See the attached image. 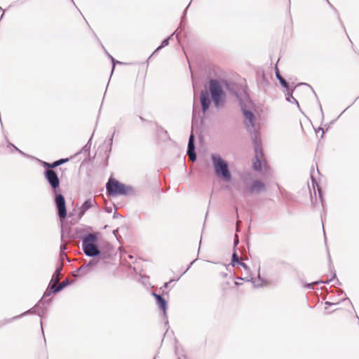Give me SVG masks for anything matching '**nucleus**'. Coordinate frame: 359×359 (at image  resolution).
Listing matches in <instances>:
<instances>
[{"instance_id":"f257e3e1","label":"nucleus","mask_w":359,"mask_h":359,"mask_svg":"<svg viewBox=\"0 0 359 359\" xmlns=\"http://www.w3.org/2000/svg\"><path fill=\"white\" fill-rule=\"evenodd\" d=\"M194 91L201 85L203 89L201 91V107L195 105V95L192 109V128L199 131L203 130L205 121L209 116V111L212 104L213 107L219 111L224 109L227 103V95L223 86L222 78L218 74L214 67L210 65H200L196 72H193L190 61L186 56Z\"/></svg>"},{"instance_id":"f03ea898","label":"nucleus","mask_w":359,"mask_h":359,"mask_svg":"<svg viewBox=\"0 0 359 359\" xmlns=\"http://www.w3.org/2000/svg\"><path fill=\"white\" fill-rule=\"evenodd\" d=\"M210 159L215 174L223 181L234 187L243 196L265 192L267 190L266 185L260 180H254L250 186L240 189L239 182L233 178L228 162L217 153H212Z\"/></svg>"},{"instance_id":"7ed1b4c3","label":"nucleus","mask_w":359,"mask_h":359,"mask_svg":"<svg viewBox=\"0 0 359 359\" xmlns=\"http://www.w3.org/2000/svg\"><path fill=\"white\" fill-rule=\"evenodd\" d=\"M99 235L98 232L92 234L81 244L84 255L90 258V261H93L97 264L107 263V260L111 259L116 255L114 248L109 242L103 241L101 244L97 243V237Z\"/></svg>"},{"instance_id":"20e7f679","label":"nucleus","mask_w":359,"mask_h":359,"mask_svg":"<svg viewBox=\"0 0 359 359\" xmlns=\"http://www.w3.org/2000/svg\"><path fill=\"white\" fill-rule=\"evenodd\" d=\"M45 180L49 185L53 197L56 215L59 218H65L67 215V203L60 188V180L55 170H46L43 172Z\"/></svg>"},{"instance_id":"39448f33","label":"nucleus","mask_w":359,"mask_h":359,"mask_svg":"<svg viewBox=\"0 0 359 359\" xmlns=\"http://www.w3.org/2000/svg\"><path fill=\"white\" fill-rule=\"evenodd\" d=\"M55 285L48 283V285L44 291L42 297L36 302V304L31 309L25 311L20 315L13 316L12 319H18L27 314H36L42 319L43 315L47 312L48 308L53 302V299H43L52 296L53 294L58 293L55 291ZM41 333L44 339L45 344L46 343L45 334L43 329L42 320H40Z\"/></svg>"},{"instance_id":"423d86ee","label":"nucleus","mask_w":359,"mask_h":359,"mask_svg":"<svg viewBox=\"0 0 359 359\" xmlns=\"http://www.w3.org/2000/svg\"><path fill=\"white\" fill-rule=\"evenodd\" d=\"M105 189L107 196L111 198L139 195V191L133 186L123 183L113 176L109 178L105 184Z\"/></svg>"},{"instance_id":"0eeeda50","label":"nucleus","mask_w":359,"mask_h":359,"mask_svg":"<svg viewBox=\"0 0 359 359\" xmlns=\"http://www.w3.org/2000/svg\"><path fill=\"white\" fill-rule=\"evenodd\" d=\"M223 86L226 94L234 97L238 104L244 101H251V98L248 93V88L246 85L243 86L231 79L222 78Z\"/></svg>"},{"instance_id":"6e6552de","label":"nucleus","mask_w":359,"mask_h":359,"mask_svg":"<svg viewBox=\"0 0 359 359\" xmlns=\"http://www.w3.org/2000/svg\"><path fill=\"white\" fill-rule=\"evenodd\" d=\"M251 101H244L238 104L243 116V124L245 129L249 135L257 134L259 130L256 129L255 123L254 109L248 106L252 103Z\"/></svg>"},{"instance_id":"1a4fd4ad","label":"nucleus","mask_w":359,"mask_h":359,"mask_svg":"<svg viewBox=\"0 0 359 359\" xmlns=\"http://www.w3.org/2000/svg\"><path fill=\"white\" fill-rule=\"evenodd\" d=\"M151 294L155 298L156 304L158 306V309L159 310V312L162 314L163 318L164 319V325L166 327V331L163 334L161 343L163 341V339L166 334V333L168 332L169 330V322H168V317L167 311L168 309V301L161 294H157L155 292H151Z\"/></svg>"},{"instance_id":"9d476101","label":"nucleus","mask_w":359,"mask_h":359,"mask_svg":"<svg viewBox=\"0 0 359 359\" xmlns=\"http://www.w3.org/2000/svg\"><path fill=\"white\" fill-rule=\"evenodd\" d=\"M313 172H314V168H313V167H312L311 169L310 177H311V184H312L313 189V196L312 194L311 191H310L311 203V205H315L317 203V196H316V189H315V187H316L318 188V197H319L320 202L322 205L323 208H324V205L325 203V199L323 196V191L319 189V183L318 182L316 177L313 176ZM309 190H311V189H309Z\"/></svg>"},{"instance_id":"9b49d317","label":"nucleus","mask_w":359,"mask_h":359,"mask_svg":"<svg viewBox=\"0 0 359 359\" xmlns=\"http://www.w3.org/2000/svg\"><path fill=\"white\" fill-rule=\"evenodd\" d=\"M204 128L205 126L203 127V129L201 131H199L196 128H191V132L189 135L187 144V154L193 162H195L197 160V154L196 152V141L194 135L193 134V131L195 130L196 134L202 133L204 130Z\"/></svg>"},{"instance_id":"f8f14e48","label":"nucleus","mask_w":359,"mask_h":359,"mask_svg":"<svg viewBox=\"0 0 359 359\" xmlns=\"http://www.w3.org/2000/svg\"><path fill=\"white\" fill-rule=\"evenodd\" d=\"M97 266L98 264L94 263L93 261L88 260V262L74 271L72 273L73 276L77 279L81 278L94 271Z\"/></svg>"},{"instance_id":"ddd939ff","label":"nucleus","mask_w":359,"mask_h":359,"mask_svg":"<svg viewBox=\"0 0 359 359\" xmlns=\"http://www.w3.org/2000/svg\"><path fill=\"white\" fill-rule=\"evenodd\" d=\"M116 132V129L114 127L112 134L110 136L107 137V138L104 141V142H107V147H106V149L104 151V158L102 159V161L100 163V164L102 165L103 168H105L108 166L109 158V156H110V154L111 152L114 137Z\"/></svg>"},{"instance_id":"4468645a","label":"nucleus","mask_w":359,"mask_h":359,"mask_svg":"<svg viewBox=\"0 0 359 359\" xmlns=\"http://www.w3.org/2000/svg\"><path fill=\"white\" fill-rule=\"evenodd\" d=\"M252 142L253 151L255 156L254 157L259 158L264 156V152L261 148L262 139L260 137V132L257 134L249 135Z\"/></svg>"},{"instance_id":"2eb2a0df","label":"nucleus","mask_w":359,"mask_h":359,"mask_svg":"<svg viewBox=\"0 0 359 359\" xmlns=\"http://www.w3.org/2000/svg\"><path fill=\"white\" fill-rule=\"evenodd\" d=\"M252 163V168L255 172L262 175H266L269 172V168L264 160H261L257 157H253Z\"/></svg>"},{"instance_id":"dca6fc26","label":"nucleus","mask_w":359,"mask_h":359,"mask_svg":"<svg viewBox=\"0 0 359 359\" xmlns=\"http://www.w3.org/2000/svg\"><path fill=\"white\" fill-rule=\"evenodd\" d=\"M96 232H88L84 229L80 227H76L72 235L69 236L72 238L79 239L83 244V241L88 239L92 234H95Z\"/></svg>"},{"instance_id":"f3484780","label":"nucleus","mask_w":359,"mask_h":359,"mask_svg":"<svg viewBox=\"0 0 359 359\" xmlns=\"http://www.w3.org/2000/svg\"><path fill=\"white\" fill-rule=\"evenodd\" d=\"M77 216V212H75V210H73L72 212H68L65 218H60V233H61V239L62 240L65 236V229L64 225L67 222V217L71 218L73 222L70 223V226L74 224L79 219H76Z\"/></svg>"},{"instance_id":"a211bd4d","label":"nucleus","mask_w":359,"mask_h":359,"mask_svg":"<svg viewBox=\"0 0 359 359\" xmlns=\"http://www.w3.org/2000/svg\"><path fill=\"white\" fill-rule=\"evenodd\" d=\"M93 207V200L91 198H86L82 203L81 207L78 209L77 216L76 219H80L84 214Z\"/></svg>"},{"instance_id":"6ab92c4d","label":"nucleus","mask_w":359,"mask_h":359,"mask_svg":"<svg viewBox=\"0 0 359 359\" xmlns=\"http://www.w3.org/2000/svg\"><path fill=\"white\" fill-rule=\"evenodd\" d=\"M90 148L91 147H89V145L86 144L84 146L82 147V148L79 151H77L74 156H72L71 158H75L80 154H86V156L84 158L83 163H88L92 161L93 159L95 158V155L93 158L90 157Z\"/></svg>"},{"instance_id":"aec40b11","label":"nucleus","mask_w":359,"mask_h":359,"mask_svg":"<svg viewBox=\"0 0 359 359\" xmlns=\"http://www.w3.org/2000/svg\"><path fill=\"white\" fill-rule=\"evenodd\" d=\"M294 90L295 88L293 86L289 87V88L286 89V93H285V100L290 103L295 104L299 110L302 112L299 102L293 97Z\"/></svg>"},{"instance_id":"412c9836","label":"nucleus","mask_w":359,"mask_h":359,"mask_svg":"<svg viewBox=\"0 0 359 359\" xmlns=\"http://www.w3.org/2000/svg\"><path fill=\"white\" fill-rule=\"evenodd\" d=\"M359 97H356V99L348 106L347 107L339 116L337 118H336L335 119H333L332 121H331L330 123H327L325 125V129L324 130L323 128H322L320 126L318 128L317 130H316V133H317V131H320L321 130L322 131V135H321V137L320 138H323V135L325 134V132H327L329 128H330V126L334 124L335 123V121L339 118V117L346 110L348 109L351 106H352L354 102L357 100V99H358Z\"/></svg>"},{"instance_id":"4be33fe9","label":"nucleus","mask_w":359,"mask_h":359,"mask_svg":"<svg viewBox=\"0 0 359 359\" xmlns=\"http://www.w3.org/2000/svg\"><path fill=\"white\" fill-rule=\"evenodd\" d=\"M275 75L280 85L285 88V90L289 88V87H292V86L290 85L289 83L281 76L279 69L277 66L275 67Z\"/></svg>"},{"instance_id":"5701e85b","label":"nucleus","mask_w":359,"mask_h":359,"mask_svg":"<svg viewBox=\"0 0 359 359\" xmlns=\"http://www.w3.org/2000/svg\"><path fill=\"white\" fill-rule=\"evenodd\" d=\"M62 271V265H57L56 268L55 269V271L53 272L51 279L49 282L50 284L52 285H57V283L59 282V276Z\"/></svg>"},{"instance_id":"b1692460","label":"nucleus","mask_w":359,"mask_h":359,"mask_svg":"<svg viewBox=\"0 0 359 359\" xmlns=\"http://www.w3.org/2000/svg\"><path fill=\"white\" fill-rule=\"evenodd\" d=\"M241 262V261H240V259H239V256H238L237 252H236L234 250L231 255V262L228 264H223V265L225 266L226 269L227 271H229V267L230 265H231L233 267H234L236 265L239 266Z\"/></svg>"},{"instance_id":"393cba45","label":"nucleus","mask_w":359,"mask_h":359,"mask_svg":"<svg viewBox=\"0 0 359 359\" xmlns=\"http://www.w3.org/2000/svg\"><path fill=\"white\" fill-rule=\"evenodd\" d=\"M155 124L156 126V133L163 139V140H170V137L168 135V131L161 126L158 125L157 123H155Z\"/></svg>"},{"instance_id":"a878e982","label":"nucleus","mask_w":359,"mask_h":359,"mask_svg":"<svg viewBox=\"0 0 359 359\" xmlns=\"http://www.w3.org/2000/svg\"><path fill=\"white\" fill-rule=\"evenodd\" d=\"M192 0H191L187 5V6L184 8L182 15L181 16V21L179 25V29H180L182 31L185 30L186 26H187V13L188 11V9L191 4Z\"/></svg>"},{"instance_id":"bb28decb","label":"nucleus","mask_w":359,"mask_h":359,"mask_svg":"<svg viewBox=\"0 0 359 359\" xmlns=\"http://www.w3.org/2000/svg\"><path fill=\"white\" fill-rule=\"evenodd\" d=\"M74 283H75L74 280L69 281L68 279H65L64 281L61 282L58 285H55V291H57V292H60L63 290H65L67 287L74 285Z\"/></svg>"},{"instance_id":"cd10ccee","label":"nucleus","mask_w":359,"mask_h":359,"mask_svg":"<svg viewBox=\"0 0 359 359\" xmlns=\"http://www.w3.org/2000/svg\"><path fill=\"white\" fill-rule=\"evenodd\" d=\"M101 46H102V47L104 49H105V48H104V46H103L102 43H101ZM104 51H105V53L107 54V57L110 59L111 62V65H112V67H111V75H112V74H113V72H114V69H115V67H116V65L117 64L122 65V64H123V63L122 62H120V61H118V60H116V59H115V58H114L111 55H110V54L107 52V50H104Z\"/></svg>"},{"instance_id":"c85d7f7f","label":"nucleus","mask_w":359,"mask_h":359,"mask_svg":"<svg viewBox=\"0 0 359 359\" xmlns=\"http://www.w3.org/2000/svg\"><path fill=\"white\" fill-rule=\"evenodd\" d=\"M327 254H328V260H329V269L332 273V277L330 279L331 280V281H333L334 280H337L338 278L337 276L336 271L332 264V259H331V256H330L329 250L327 251Z\"/></svg>"},{"instance_id":"c756f323","label":"nucleus","mask_w":359,"mask_h":359,"mask_svg":"<svg viewBox=\"0 0 359 359\" xmlns=\"http://www.w3.org/2000/svg\"><path fill=\"white\" fill-rule=\"evenodd\" d=\"M238 279L243 280L245 282H250L253 285V287L255 288L262 287V284H258L257 280L253 277H252L251 276H247V277H245V278L239 277V278H238Z\"/></svg>"},{"instance_id":"7c9ffc66","label":"nucleus","mask_w":359,"mask_h":359,"mask_svg":"<svg viewBox=\"0 0 359 359\" xmlns=\"http://www.w3.org/2000/svg\"><path fill=\"white\" fill-rule=\"evenodd\" d=\"M71 159H72L71 158H59V159L52 162L51 163V166H52L53 169H54V168H55L57 167H59V166L63 165L64 163H67Z\"/></svg>"},{"instance_id":"2f4dec72","label":"nucleus","mask_w":359,"mask_h":359,"mask_svg":"<svg viewBox=\"0 0 359 359\" xmlns=\"http://www.w3.org/2000/svg\"><path fill=\"white\" fill-rule=\"evenodd\" d=\"M326 1H327V4L329 5V6H330V7L333 11H334V13H336V14H337V20H338L339 22L340 23L341 26L342 27V28H343L344 31L345 32L346 34V35H348V34H347V33H346V31L345 27H344V24H343V22H342V21H341V20L340 17H339V14L338 11L337 10V8H336L333 5H332V4L329 1V0H326ZM347 36L348 37V36Z\"/></svg>"},{"instance_id":"473e14b6","label":"nucleus","mask_w":359,"mask_h":359,"mask_svg":"<svg viewBox=\"0 0 359 359\" xmlns=\"http://www.w3.org/2000/svg\"><path fill=\"white\" fill-rule=\"evenodd\" d=\"M186 32L185 30L184 31H182L180 29H179V27L175 29L170 35L168 36L167 37H165L168 41H170L173 39V36H175L177 38H178L179 36H182L183 34H185Z\"/></svg>"},{"instance_id":"72a5a7b5","label":"nucleus","mask_w":359,"mask_h":359,"mask_svg":"<svg viewBox=\"0 0 359 359\" xmlns=\"http://www.w3.org/2000/svg\"><path fill=\"white\" fill-rule=\"evenodd\" d=\"M299 86H306L309 87L312 90L313 93L315 95V97H316V102L318 104V106H319L320 112L322 114V116H323V111L322 105L320 104V100L318 99V97L317 94L316 93V92L313 89V88L309 84H308L306 83H299Z\"/></svg>"},{"instance_id":"f704fd0d","label":"nucleus","mask_w":359,"mask_h":359,"mask_svg":"<svg viewBox=\"0 0 359 359\" xmlns=\"http://www.w3.org/2000/svg\"><path fill=\"white\" fill-rule=\"evenodd\" d=\"M40 165L43 168V171L53 170L51 163H48L42 160H39Z\"/></svg>"},{"instance_id":"c9c22d12","label":"nucleus","mask_w":359,"mask_h":359,"mask_svg":"<svg viewBox=\"0 0 359 359\" xmlns=\"http://www.w3.org/2000/svg\"><path fill=\"white\" fill-rule=\"evenodd\" d=\"M257 282L258 283V284H262V287L267 286L269 284V281L264 278H262L259 273L257 275Z\"/></svg>"},{"instance_id":"e433bc0d","label":"nucleus","mask_w":359,"mask_h":359,"mask_svg":"<svg viewBox=\"0 0 359 359\" xmlns=\"http://www.w3.org/2000/svg\"><path fill=\"white\" fill-rule=\"evenodd\" d=\"M6 141L7 142V147L11 149V152L20 151V149L17 147L14 144L11 143L7 137H6Z\"/></svg>"},{"instance_id":"4c0bfd02","label":"nucleus","mask_w":359,"mask_h":359,"mask_svg":"<svg viewBox=\"0 0 359 359\" xmlns=\"http://www.w3.org/2000/svg\"><path fill=\"white\" fill-rule=\"evenodd\" d=\"M180 279V277H178L177 278H171L168 282H165L164 283L163 287L161 288H163V289H167L170 284L172 282H175V281H178Z\"/></svg>"},{"instance_id":"58836bf2","label":"nucleus","mask_w":359,"mask_h":359,"mask_svg":"<svg viewBox=\"0 0 359 359\" xmlns=\"http://www.w3.org/2000/svg\"><path fill=\"white\" fill-rule=\"evenodd\" d=\"M170 43V41H168L166 38L162 40L160 45L158 46V49H163V48L168 46Z\"/></svg>"},{"instance_id":"ea45409f","label":"nucleus","mask_w":359,"mask_h":359,"mask_svg":"<svg viewBox=\"0 0 359 359\" xmlns=\"http://www.w3.org/2000/svg\"><path fill=\"white\" fill-rule=\"evenodd\" d=\"M66 249L67 248H66L65 245H64V244H61L60 245V256L62 259H63V257H66V255L64 253V251H65Z\"/></svg>"},{"instance_id":"a19ab883","label":"nucleus","mask_w":359,"mask_h":359,"mask_svg":"<svg viewBox=\"0 0 359 359\" xmlns=\"http://www.w3.org/2000/svg\"><path fill=\"white\" fill-rule=\"evenodd\" d=\"M239 266H241L245 271H248L250 274L252 273L250 267L246 263L241 262Z\"/></svg>"},{"instance_id":"79ce46f5","label":"nucleus","mask_w":359,"mask_h":359,"mask_svg":"<svg viewBox=\"0 0 359 359\" xmlns=\"http://www.w3.org/2000/svg\"><path fill=\"white\" fill-rule=\"evenodd\" d=\"M198 259V258L194 259L193 261H191L187 266V269H185V271L179 276V277H182L184 274H185L191 267V266L195 263V262Z\"/></svg>"},{"instance_id":"37998d69","label":"nucleus","mask_w":359,"mask_h":359,"mask_svg":"<svg viewBox=\"0 0 359 359\" xmlns=\"http://www.w3.org/2000/svg\"><path fill=\"white\" fill-rule=\"evenodd\" d=\"M314 285L315 284H314L313 282H312V283H306V282H304L303 283V287L304 288H306V289L313 290L314 289V287H313Z\"/></svg>"},{"instance_id":"c03bdc74","label":"nucleus","mask_w":359,"mask_h":359,"mask_svg":"<svg viewBox=\"0 0 359 359\" xmlns=\"http://www.w3.org/2000/svg\"><path fill=\"white\" fill-rule=\"evenodd\" d=\"M239 244V240L238 238L236 236L233 239V251L235 250L236 252L238 249V245Z\"/></svg>"},{"instance_id":"a18cd8bd","label":"nucleus","mask_w":359,"mask_h":359,"mask_svg":"<svg viewBox=\"0 0 359 359\" xmlns=\"http://www.w3.org/2000/svg\"><path fill=\"white\" fill-rule=\"evenodd\" d=\"M161 49H158V46L153 51V53L149 56V57L147 58V63L149 62V60H150V58L154 55H155L157 52H158L159 50H161Z\"/></svg>"},{"instance_id":"49530a36","label":"nucleus","mask_w":359,"mask_h":359,"mask_svg":"<svg viewBox=\"0 0 359 359\" xmlns=\"http://www.w3.org/2000/svg\"><path fill=\"white\" fill-rule=\"evenodd\" d=\"M12 318H8V319H5L4 321H0V327H1L6 323H8L11 322L13 320Z\"/></svg>"},{"instance_id":"de8ad7c7","label":"nucleus","mask_w":359,"mask_h":359,"mask_svg":"<svg viewBox=\"0 0 359 359\" xmlns=\"http://www.w3.org/2000/svg\"><path fill=\"white\" fill-rule=\"evenodd\" d=\"M18 153H19L21 156L25 157V158H31L32 156L26 153H25L23 151H22L21 149H20V151H17Z\"/></svg>"},{"instance_id":"09e8293b","label":"nucleus","mask_w":359,"mask_h":359,"mask_svg":"<svg viewBox=\"0 0 359 359\" xmlns=\"http://www.w3.org/2000/svg\"><path fill=\"white\" fill-rule=\"evenodd\" d=\"M338 304V303H332V302H331L327 301V302H325V309H327L328 306H332V305H336V304Z\"/></svg>"},{"instance_id":"8fccbe9b","label":"nucleus","mask_w":359,"mask_h":359,"mask_svg":"<svg viewBox=\"0 0 359 359\" xmlns=\"http://www.w3.org/2000/svg\"><path fill=\"white\" fill-rule=\"evenodd\" d=\"M175 353L178 355L179 353H178V346H177V343H178V340L177 339V338H175Z\"/></svg>"},{"instance_id":"3c124183","label":"nucleus","mask_w":359,"mask_h":359,"mask_svg":"<svg viewBox=\"0 0 359 359\" xmlns=\"http://www.w3.org/2000/svg\"><path fill=\"white\" fill-rule=\"evenodd\" d=\"M262 83H266V84H269V82L267 80V79L266 78L264 72H262Z\"/></svg>"},{"instance_id":"603ef678","label":"nucleus","mask_w":359,"mask_h":359,"mask_svg":"<svg viewBox=\"0 0 359 359\" xmlns=\"http://www.w3.org/2000/svg\"><path fill=\"white\" fill-rule=\"evenodd\" d=\"M113 219H116L118 217H122V215L118 213L116 211H114L112 216Z\"/></svg>"},{"instance_id":"864d4df0","label":"nucleus","mask_w":359,"mask_h":359,"mask_svg":"<svg viewBox=\"0 0 359 359\" xmlns=\"http://www.w3.org/2000/svg\"><path fill=\"white\" fill-rule=\"evenodd\" d=\"M93 134H94V132L92 133L90 137L89 138V140H88V142L86 143L90 147H91V144H92V140H93Z\"/></svg>"},{"instance_id":"5fc2aeb1","label":"nucleus","mask_w":359,"mask_h":359,"mask_svg":"<svg viewBox=\"0 0 359 359\" xmlns=\"http://www.w3.org/2000/svg\"><path fill=\"white\" fill-rule=\"evenodd\" d=\"M105 212L107 213H111L112 212V208L111 207H106L104 209Z\"/></svg>"},{"instance_id":"6e6d98bb","label":"nucleus","mask_w":359,"mask_h":359,"mask_svg":"<svg viewBox=\"0 0 359 359\" xmlns=\"http://www.w3.org/2000/svg\"><path fill=\"white\" fill-rule=\"evenodd\" d=\"M220 276L224 278H226L228 277V273H226V272H221L220 273Z\"/></svg>"},{"instance_id":"4d7b16f0","label":"nucleus","mask_w":359,"mask_h":359,"mask_svg":"<svg viewBox=\"0 0 359 359\" xmlns=\"http://www.w3.org/2000/svg\"><path fill=\"white\" fill-rule=\"evenodd\" d=\"M313 283H314L315 285L323 284V280H318L316 281H314Z\"/></svg>"},{"instance_id":"13d9d810","label":"nucleus","mask_w":359,"mask_h":359,"mask_svg":"<svg viewBox=\"0 0 359 359\" xmlns=\"http://www.w3.org/2000/svg\"><path fill=\"white\" fill-rule=\"evenodd\" d=\"M224 189L225 190H228V191H230L231 190V186L227 184V185H225L224 187H223Z\"/></svg>"},{"instance_id":"bf43d9fd","label":"nucleus","mask_w":359,"mask_h":359,"mask_svg":"<svg viewBox=\"0 0 359 359\" xmlns=\"http://www.w3.org/2000/svg\"><path fill=\"white\" fill-rule=\"evenodd\" d=\"M331 282V280L329 278L325 280H323V284H330Z\"/></svg>"},{"instance_id":"052dcab7","label":"nucleus","mask_w":359,"mask_h":359,"mask_svg":"<svg viewBox=\"0 0 359 359\" xmlns=\"http://www.w3.org/2000/svg\"><path fill=\"white\" fill-rule=\"evenodd\" d=\"M243 283H240V282H238V281H234V285L236 287H239L240 285H241Z\"/></svg>"},{"instance_id":"680f3d73","label":"nucleus","mask_w":359,"mask_h":359,"mask_svg":"<svg viewBox=\"0 0 359 359\" xmlns=\"http://www.w3.org/2000/svg\"><path fill=\"white\" fill-rule=\"evenodd\" d=\"M147 278H147V276H145V277H142V283L143 284H144V285H145V284H146V283H145V280H146V279H147Z\"/></svg>"},{"instance_id":"e2e57ef3","label":"nucleus","mask_w":359,"mask_h":359,"mask_svg":"<svg viewBox=\"0 0 359 359\" xmlns=\"http://www.w3.org/2000/svg\"><path fill=\"white\" fill-rule=\"evenodd\" d=\"M139 118L142 122H146L147 121V120L144 118H143L142 116H139Z\"/></svg>"},{"instance_id":"0e129e2a","label":"nucleus","mask_w":359,"mask_h":359,"mask_svg":"<svg viewBox=\"0 0 359 359\" xmlns=\"http://www.w3.org/2000/svg\"><path fill=\"white\" fill-rule=\"evenodd\" d=\"M182 358L187 359V355H182L181 356L178 355L177 359H182Z\"/></svg>"},{"instance_id":"69168bd1","label":"nucleus","mask_w":359,"mask_h":359,"mask_svg":"<svg viewBox=\"0 0 359 359\" xmlns=\"http://www.w3.org/2000/svg\"><path fill=\"white\" fill-rule=\"evenodd\" d=\"M323 233H324V240H325V243H327V238H326V236H325V229H323Z\"/></svg>"},{"instance_id":"338daca9","label":"nucleus","mask_w":359,"mask_h":359,"mask_svg":"<svg viewBox=\"0 0 359 359\" xmlns=\"http://www.w3.org/2000/svg\"><path fill=\"white\" fill-rule=\"evenodd\" d=\"M336 283L337 285H341V283L339 281V279L336 280Z\"/></svg>"},{"instance_id":"774afa93","label":"nucleus","mask_w":359,"mask_h":359,"mask_svg":"<svg viewBox=\"0 0 359 359\" xmlns=\"http://www.w3.org/2000/svg\"><path fill=\"white\" fill-rule=\"evenodd\" d=\"M70 1L72 3V4L76 8V9H78V8H77L76 4L74 3V0H70Z\"/></svg>"}]
</instances>
